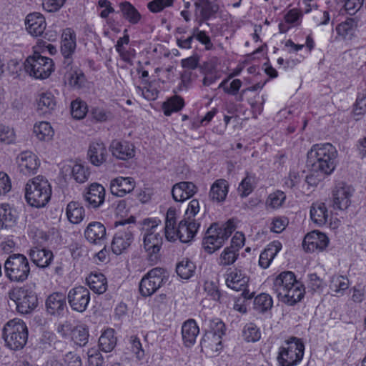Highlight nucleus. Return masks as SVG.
Returning a JSON list of instances; mask_svg holds the SVG:
<instances>
[{
	"mask_svg": "<svg viewBox=\"0 0 366 366\" xmlns=\"http://www.w3.org/2000/svg\"><path fill=\"white\" fill-rule=\"evenodd\" d=\"M272 290L278 299L289 305H293L304 297L303 285L296 280L292 272H281L273 282Z\"/></svg>",
	"mask_w": 366,
	"mask_h": 366,
	"instance_id": "nucleus-1",
	"label": "nucleus"
},
{
	"mask_svg": "<svg viewBox=\"0 0 366 366\" xmlns=\"http://www.w3.org/2000/svg\"><path fill=\"white\" fill-rule=\"evenodd\" d=\"M337 150L331 144H315L307 152V164L314 172L331 174L335 168Z\"/></svg>",
	"mask_w": 366,
	"mask_h": 366,
	"instance_id": "nucleus-2",
	"label": "nucleus"
},
{
	"mask_svg": "<svg viewBox=\"0 0 366 366\" xmlns=\"http://www.w3.org/2000/svg\"><path fill=\"white\" fill-rule=\"evenodd\" d=\"M236 226L232 219L224 224L213 223L207 229L202 241L204 250L212 254L222 247L224 242L235 230Z\"/></svg>",
	"mask_w": 366,
	"mask_h": 366,
	"instance_id": "nucleus-3",
	"label": "nucleus"
},
{
	"mask_svg": "<svg viewBox=\"0 0 366 366\" xmlns=\"http://www.w3.org/2000/svg\"><path fill=\"white\" fill-rule=\"evenodd\" d=\"M51 187L46 179L37 176L30 179L25 187V199L34 207H44L50 200Z\"/></svg>",
	"mask_w": 366,
	"mask_h": 366,
	"instance_id": "nucleus-4",
	"label": "nucleus"
},
{
	"mask_svg": "<svg viewBox=\"0 0 366 366\" xmlns=\"http://www.w3.org/2000/svg\"><path fill=\"white\" fill-rule=\"evenodd\" d=\"M132 222H134L133 217L125 220L114 222L116 232L112 242V250L117 255L125 252L134 240L135 227L130 224Z\"/></svg>",
	"mask_w": 366,
	"mask_h": 366,
	"instance_id": "nucleus-5",
	"label": "nucleus"
},
{
	"mask_svg": "<svg viewBox=\"0 0 366 366\" xmlns=\"http://www.w3.org/2000/svg\"><path fill=\"white\" fill-rule=\"evenodd\" d=\"M4 266L5 275L11 282H23L30 274L29 260L22 254H10Z\"/></svg>",
	"mask_w": 366,
	"mask_h": 366,
	"instance_id": "nucleus-6",
	"label": "nucleus"
},
{
	"mask_svg": "<svg viewBox=\"0 0 366 366\" xmlns=\"http://www.w3.org/2000/svg\"><path fill=\"white\" fill-rule=\"evenodd\" d=\"M9 297L15 302L16 311L23 315L31 313L38 305L36 292L26 286L11 289L9 292Z\"/></svg>",
	"mask_w": 366,
	"mask_h": 366,
	"instance_id": "nucleus-7",
	"label": "nucleus"
},
{
	"mask_svg": "<svg viewBox=\"0 0 366 366\" xmlns=\"http://www.w3.org/2000/svg\"><path fill=\"white\" fill-rule=\"evenodd\" d=\"M24 64L27 74L39 79L48 78L54 70L53 60L49 57L43 56L37 52L29 56Z\"/></svg>",
	"mask_w": 366,
	"mask_h": 366,
	"instance_id": "nucleus-8",
	"label": "nucleus"
},
{
	"mask_svg": "<svg viewBox=\"0 0 366 366\" xmlns=\"http://www.w3.org/2000/svg\"><path fill=\"white\" fill-rule=\"evenodd\" d=\"M144 224L149 227L144 236V248L149 259L156 261L162 245L163 238L160 232H157L158 223L156 220L145 219Z\"/></svg>",
	"mask_w": 366,
	"mask_h": 366,
	"instance_id": "nucleus-9",
	"label": "nucleus"
},
{
	"mask_svg": "<svg viewBox=\"0 0 366 366\" xmlns=\"http://www.w3.org/2000/svg\"><path fill=\"white\" fill-rule=\"evenodd\" d=\"M167 280L166 271L161 267H155L149 271L139 283V291L142 296L153 295Z\"/></svg>",
	"mask_w": 366,
	"mask_h": 366,
	"instance_id": "nucleus-10",
	"label": "nucleus"
},
{
	"mask_svg": "<svg viewBox=\"0 0 366 366\" xmlns=\"http://www.w3.org/2000/svg\"><path fill=\"white\" fill-rule=\"evenodd\" d=\"M3 337L6 343H26L28 330L24 322L6 323L3 330Z\"/></svg>",
	"mask_w": 366,
	"mask_h": 366,
	"instance_id": "nucleus-11",
	"label": "nucleus"
},
{
	"mask_svg": "<svg viewBox=\"0 0 366 366\" xmlns=\"http://www.w3.org/2000/svg\"><path fill=\"white\" fill-rule=\"evenodd\" d=\"M67 299L73 310L83 312L86 310L90 301V292L85 287H76L69 290Z\"/></svg>",
	"mask_w": 366,
	"mask_h": 366,
	"instance_id": "nucleus-12",
	"label": "nucleus"
},
{
	"mask_svg": "<svg viewBox=\"0 0 366 366\" xmlns=\"http://www.w3.org/2000/svg\"><path fill=\"white\" fill-rule=\"evenodd\" d=\"M305 345H289L281 347L277 357L280 366H294L299 362L303 357Z\"/></svg>",
	"mask_w": 366,
	"mask_h": 366,
	"instance_id": "nucleus-13",
	"label": "nucleus"
},
{
	"mask_svg": "<svg viewBox=\"0 0 366 366\" xmlns=\"http://www.w3.org/2000/svg\"><path fill=\"white\" fill-rule=\"evenodd\" d=\"M248 282L249 277L237 269L227 274L226 285L227 287L236 291H242V295L247 300L252 299L253 297V293H249L247 290Z\"/></svg>",
	"mask_w": 366,
	"mask_h": 366,
	"instance_id": "nucleus-14",
	"label": "nucleus"
},
{
	"mask_svg": "<svg viewBox=\"0 0 366 366\" xmlns=\"http://www.w3.org/2000/svg\"><path fill=\"white\" fill-rule=\"evenodd\" d=\"M353 189L344 182L338 183L332 190V207L335 209L344 210L350 204Z\"/></svg>",
	"mask_w": 366,
	"mask_h": 366,
	"instance_id": "nucleus-15",
	"label": "nucleus"
},
{
	"mask_svg": "<svg viewBox=\"0 0 366 366\" xmlns=\"http://www.w3.org/2000/svg\"><path fill=\"white\" fill-rule=\"evenodd\" d=\"M72 63L73 61L69 59L63 61L61 72L71 86L79 89L84 84L86 78L82 71L73 66Z\"/></svg>",
	"mask_w": 366,
	"mask_h": 366,
	"instance_id": "nucleus-16",
	"label": "nucleus"
},
{
	"mask_svg": "<svg viewBox=\"0 0 366 366\" xmlns=\"http://www.w3.org/2000/svg\"><path fill=\"white\" fill-rule=\"evenodd\" d=\"M329 243L328 237L319 231H312L305 237L302 247L307 252L322 251Z\"/></svg>",
	"mask_w": 366,
	"mask_h": 366,
	"instance_id": "nucleus-17",
	"label": "nucleus"
},
{
	"mask_svg": "<svg viewBox=\"0 0 366 366\" xmlns=\"http://www.w3.org/2000/svg\"><path fill=\"white\" fill-rule=\"evenodd\" d=\"M16 162L20 172L24 175L36 173L40 165L38 157L30 151L21 152L16 158Z\"/></svg>",
	"mask_w": 366,
	"mask_h": 366,
	"instance_id": "nucleus-18",
	"label": "nucleus"
},
{
	"mask_svg": "<svg viewBox=\"0 0 366 366\" xmlns=\"http://www.w3.org/2000/svg\"><path fill=\"white\" fill-rule=\"evenodd\" d=\"M199 227V223L188 216L187 218H184L179 222L177 229V235L182 242H189L194 238Z\"/></svg>",
	"mask_w": 366,
	"mask_h": 366,
	"instance_id": "nucleus-19",
	"label": "nucleus"
},
{
	"mask_svg": "<svg viewBox=\"0 0 366 366\" xmlns=\"http://www.w3.org/2000/svg\"><path fill=\"white\" fill-rule=\"evenodd\" d=\"M113 157L121 160H128L135 156V147L127 141L113 140L109 146Z\"/></svg>",
	"mask_w": 366,
	"mask_h": 366,
	"instance_id": "nucleus-20",
	"label": "nucleus"
},
{
	"mask_svg": "<svg viewBox=\"0 0 366 366\" xmlns=\"http://www.w3.org/2000/svg\"><path fill=\"white\" fill-rule=\"evenodd\" d=\"M84 200L92 208L99 207L104 202L105 189L98 183L89 185L84 194Z\"/></svg>",
	"mask_w": 366,
	"mask_h": 366,
	"instance_id": "nucleus-21",
	"label": "nucleus"
},
{
	"mask_svg": "<svg viewBox=\"0 0 366 366\" xmlns=\"http://www.w3.org/2000/svg\"><path fill=\"white\" fill-rule=\"evenodd\" d=\"M136 182L132 177H118L111 180L110 190L112 194L124 197L134 190Z\"/></svg>",
	"mask_w": 366,
	"mask_h": 366,
	"instance_id": "nucleus-22",
	"label": "nucleus"
},
{
	"mask_svg": "<svg viewBox=\"0 0 366 366\" xmlns=\"http://www.w3.org/2000/svg\"><path fill=\"white\" fill-rule=\"evenodd\" d=\"M76 46V34L71 28H66L63 31L61 41V52L64 56V60L68 59L72 60V55L74 53Z\"/></svg>",
	"mask_w": 366,
	"mask_h": 366,
	"instance_id": "nucleus-23",
	"label": "nucleus"
},
{
	"mask_svg": "<svg viewBox=\"0 0 366 366\" xmlns=\"http://www.w3.org/2000/svg\"><path fill=\"white\" fill-rule=\"evenodd\" d=\"M31 262L38 267H48L53 260L54 255L51 250L40 247H33L28 251Z\"/></svg>",
	"mask_w": 366,
	"mask_h": 366,
	"instance_id": "nucleus-24",
	"label": "nucleus"
},
{
	"mask_svg": "<svg viewBox=\"0 0 366 366\" xmlns=\"http://www.w3.org/2000/svg\"><path fill=\"white\" fill-rule=\"evenodd\" d=\"M26 28L28 32L34 36H40L46 29L45 18L40 13H32L26 18Z\"/></svg>",
	"mask_w": 366,
	"mask_h": 366,
	"instance_id": "nucleus-25",
	"label": "nucleus"
},
{
	"mask_svg": "<svg viewBox=\"0 0 366 366\" xmlns=\"http://www.w3.org/2000/svg\"><path fill=\"white\" fill-rule=\"evenodd\" d=\"M197 191V188L192 182H181L172 187V194L174 201L184 202L192 197Z\"/></svg>",
	"mask_w": 366,
	"mask_h": 366,
	"instance_id": "nucleus-26",
	"label": "nucleus"
},
{
	"mask_svg": "<svg viewBox=\"0 0 366 366\" xmlns=\"http://www.w3.org/2000/svg\"><path fill=\"white\" fill-rule=\"evenodd\" d=\"M47 312L51 315H60L66 307V296L61 292L51 294L46 300Z\"/></svg>",
	"mask_w": 366,
	"mask_h": 366,
	"instance_id": "nucleus-27",
	"label": "nucleus"
},
{
	"mask_svg": "<svg viewBox=\"0 0 366 366\" xmlns=\"http://www.w3.org/2000/svg\"><path fill=\"white\" fill-rule=\"evenodd\" d=\"M88 156L90 162L95 166H100L107 160V150L102 142H92L89 145Z\"/></svg>",
	"mask_w": 366,
	"mask_h": 366,
	"instance_id": "nucleus-28",
	"label": "nucleus"
},
{
	"mask_svg": "<svg viewBox=\"0 0 366 366\" xmlns=\"http://www.w3.org/2000/svg\"><path fill=\"white\" fill-rule=\"evenodd\" d=\"M86 239L91 243L97 244L106 237V228L101 222H92L84 231Z\"/></svg>",
	"mask_w": 366,
	"mask_h": 366,
	"instance_id": "nucleus-29",
	"label": "nucleus"
},
{
	"mask_svg": "<svg viewBox=\"0 0 366 366\" xmlns=\"http://www.w3.org/2000/svg\"><path fill=\"white\" fill-rule=\"evenodd\" d=\"M224 334L225 325L224 322L219 319L212 320L210 321L209 330L206 332L203 340L222 343V337Z\"/></svg>",
	"mask_w": 366,
	"mask_h": 366,
	"instance_id": "nucleus-30",
	"label": "nucleus"
},
{
	"mask_svg": "<svg viewBox=\"0 0 366 366\" xmlns=\"http://www.w3.org/2000/svg\"><path fill=\"white\" fill-rule=\"evenodd\" d=\"M312 221L319 226L327 223L329 217L327 208L324 202H314L310 207Z\"/></svg>",
	"mask_w": 366,
	"mask_h": 366,
	"instance_id": "nucleus-31",
	"label": "nucleus"
},
{
	"mask_svg": "<svg viewBox=\"0 0 366 366\" xmlns=\"http://www.w3.org/2000/svg\"><path fill=\"white\" fill-rule=\"evenodd\" d=\"M197 9L200 10L201 20H209L219 11V5L212 0H198L194 3Z\"/></svg>",
	"mask_w": 366,
	"mask_h": 366,
	"instance_id": "nucleus-32",
	"label": "nucleus"
},
{
	"mask_svg": "<svg viewBox=\"0 0 366 366\" xmlns=\"http://www.w3.org/2000/svg\"><path fill=\"white\" fill-rule=\"evenodd\" d=\"M282 244L280 242H273L260 254L259 264L262 268H267L272 259L281 249Z\"/></svg>",
	"mask_w": 366,
	"mask_h": 366,
	"instance_id": "nucleus-33",
	"label": "nucleus"
},
{
	"mask_svg": "<svg viewBox=\"0 0 366 366\" xmlns=\"http://www.w3.org/2000/svg\"><path fill=\"white\" fill-rule=\"evenodd\" d=\"M228 192V184L225 179H219L212 185L209 192L210 199L217 202H223Z\"/></svg>",
	"mask_w": 366,
	"mask_h": 366,
	"instance_id": "nucleus-34",
	"label": "nucleus"
},
{
	"mask_svg": "<svg viewBox=\"0 0 366 366\" xmlns=\"http://www.w3.org/2000/svg\"><path fill=\"white\" fill-rule=\"evenodd\" d=\"M86 282L89 288L94 292L103 294L107 288V281L102 273H91L86 278Z\"/></svg>",
	"mask_w": 366,
	"mask_h": 366,
	"instance_id": "nucleus-35",
	"label": "nucleus"
},
{
	"mask_svg": "<svg viewBox=\"0 0 366 366\" xmlns=\"http://www.w3.org/2000/svg\"><path fill=\"white\" fill-rule=\"evenodd\" d=\"M199 329L193 319L185 321L182 327V339L184 342L194 343Z\"/></svg>",
	"mask_w": 366,
	"mask_h": 366,
	"instance_id": "nucleus-36",
	"label": "nucleus"
},
{
	"mask_svg": "<svg viewBox=\"0 0 366 366\" xmlns=\"http://www.w3.org/2000/svg\"><path fill=\"white\" fill-rule=\"evenodd\" d=\"M122 16L132 24H137L141 19V14L138 10L129 1L119 4Z\"/></svg>",
	"mask_w": 366,
	"mask_h": 366,
	"instance_id": "nucleus-37",
	"label": "nucleus"
},
{
	"mask_svg": "<svg viewBox=\"0 0 366 366\" xmlns=\"http://www.w3.org/2000/svg\"><path fill=\"white\" fill-rule=\"evenodd\" d=\"M66 215L70 222L78 224L84 217V208L77 202H71L66 207Z\"/></svg>",
	"mask_w": 366,
	"mask_h": 366,
	"instance_id": "nucleus-38",
	"label": "nucleus"
},
{
	"mask_svg": "<svg viewBox=\"0 0 366 366\" xmlns=\"http://www.w3.org/2000/svg\"><path fill=\"white\" fill-rule=\"evenodd\" d=\"M36 101L37 109L42 113H46L53 110L56 107V99L54 96L49 92L40 94Z\"/></svg>",
	"mask_w": 366,
	"mask_h": 366,
	"instance_id": "nucleus-39",
	"label": "nucleus"
},
{
	"mask_svg": "<svg viewBox=\"0 0 366 366\" xmlns=\"http://www.w3.org/2000/svg\"><path fill=\"white\" fill-rule=\"evenodd\" d=\"M357 21L353 19H347L336 27L337 33L345 39H351L357 29Z\"/></svg>",
	"mask_w": 366,
	"mask_h": 366,
	"instance_id": "nucleus-40",
	"label": "nucleus"
},
{
	"mask_svg": "<svg viewBox=\"0 0 366 366\" xmlns=\"http://www.w3.org/2000/svg\"><path fill=\"white\" fill-rule=\"evenodd\" d=\"M195 264L188 258H184L176 267L177 274L184 280L189 279L195 272Z\"/></svg>",
	"mask_w": 366,
	"mask_h": 366,
	"instance_id": "nucleus-41",
	"label": "nucleus"
},
{
	"mask_svg": "<svg viewBox=\"0 0 366 366\" xmlns=\"http://www.w3.org/2000/svg\"><path fill=\"white\" fill-rule=\"evenodd\" d=\"M34 133L41 141H49L54 135V130L49 122H41L34 127Z\"/></svg>",
	"mask_w": 366,
	"mask_h": 366,
	"instance_id": "nucleus-42",
	"label": "nucleus"
},
{
	"mask_svg": "<svg viewBox=\"0 0 366 366\" xmlns=\"http://www.w3.org/2000/svg\"><path fill=\"white\" fill-rule=\"evenodd\" d=\"M184 105V99L181 97L175 95L163 103L162 109L166 116H169L173 112L180 111Z\"/></svg>",
	"mask_w": 366,
	"mask_h": 366,
	"instance_id": "nucleus-43",
	"label": "nucleus"
},
{
	"mask_svg": "<svg viewBox=\"0 0 366 366\" xmlns=\"http://www.w3.org/2000/svg\"><path fill=\"white\" fill-rule=\"evenodd\" d=\"M89 366H102L104 357L101 353V345H96L87 351Z\"/></svg>",
	"mask_w": 366,
	"mask_h": 366,
	"instance_id": "nucleus-44",
	"label": "nucleus"
},
{
	"mask_svg": "<svg viewBox=\"0 0 366 366\" xmlns=\"http://www.w3.org/2000/svg\"><path fill=\"white\" fill-rule=\"evenodd\" d=\"M239 256V253L232 247H226L220 254L219 264L221 266H228L232 264Z\"/></svg>",
	"mask_w": 366,
	"mask_h": 366,
	"instance_id": "nucleus-45",
	"label": "nucleus"
},
{
	"mask_svg": "<svg viewBox=\"0 0 366 366\" xmlns=\"http://www.w3.org/2000/svg\"><path fill=\"white\" fill-rule=\"evenodd\" d=\"M254 305L257 310L264 312L272 308V299L269 295L262 293L255 297Z\"/></svg>",
	"mask_w": 366,
	"mask_h": 366,
	"instance_id": "nucleus-46",
	"label": "nucleus"
},
{
	"mask_svg": "<svg viewBox=\"0 0 366 366\" xmlns=\"http://www.w3.org/2000/svg\"><path fill=\"white\" fill-rule=\"evenodd\" d=\"M243 337L244 340L248 342H255L259 340L261 333L255 325L249 323L244 328Z\"/></svg>",
	"mask_w": 366,
	"mask_h": 366,
	"instance_id": "nucleus-47",
	"label": "nucleus"
},
{
	"mask_svg": "<svg viewBox=\"0 0 366 366\" xmlns=\"http://www.w3.org/2000/svg\"><path fill=\"white\" fill-rule=\"evenodd\" d=\"M71 174L77 182L84 183L89 179L90 172L83 165L76 164L71 168Z\"/></svg>",
	"mask_w": 366,
	"mask_h": 366,
	"instance_id": "nucleus-48",
	"label": "nucleus"
},
{
	"mask_svg": "<svg viewBox=\"0 0 366 366\" xmlns=\"http://www.w3.org/2000/svg\"><path fill=\"white\" fill-rule=\"evenodd\" d=\"M285 199V193L278 190L268 196L266 204L272 209H277L282 205Z\"/></svg>",
	"mask_w": 366,
	"mask_h": 366,
	"instance_id": "nucleus-49",
	"label": "nucleus"
},
{
	"mask_svg": "<svg viewBox=\"0 0 366 366\" xmlns=\"http://www.w3.org/2000/svg\"><path fill=\"white\" fill-rule=\"evenodd\" d=\"M330 288L336 293L344 291L348 288V280L343 276H334L331 279Z\"/></svg>",
	"mask_w": 366,
	"mask_h": 366,
	"instance_id": "nucleus-50",
	"label": "nucleus"
},
{
	"mask_svg": "<svg viewBox=\"0 0 366 366\" xmlns=\"http://www.w3.org/2000/svg\"><path fill=\"white\" fill-rule=\"evenodd\" d=\"M71 114L76 119L84 118L86 114V104L81 101H73L71 104Z\"/></svg>",
	"mask_w": 366,
	"mask_h": 366,
	"instance_id": "nucleus-51",
	"label": "nucleus"
},
{
	"mask_svg": "<svg viewBox=\"0 0 366 366\" xmlns=\"http://www.w3.org/2000/svg\"><path fill=\"white\" fill-rule=\"evenodd\" d=\"M228 82V79H224L219 85L218 88H222L224 92L230 95H236L242 86V81L239 79H234L229 84V86H227L226 84Z\"/></svg>",
	"mask_w": 366,
	"mask_h": 366,
	"instance_id": "nucleus-52",
	"label": "nucleus"
},
{
	"mask_svg": "<svg viewBox=\"0 0 366 366\" xmlns=\"http://www.w3.org/2000/svg\"><path fill=\"white\" fill-rule=\"evenodd\" d=\"M254 177L247 174L241 182L238 187V192L242 197L248 196L254 189L252 182Z\"/></svg>",
	"mask_w": 366,
	"mask_h": 366,
	"instance_id": "nucleus-53",
	"label": "nucleus"
},
{
	"mask_svg": "<svg viewBox=\"0 0 366 366\" xmlns=\"http://www.w3.org/2000/svg\"><path fill=\"white\" fill-rule=\"evenodd\" d=\"M174 0H153L148 3V9L153 13L162 11L164 8L173 4Z\"/></svg>",
	"mask_w": 366,
	"mask_h": 366,
	"instance_id": "nucleus-54",
	"label": "nucleus"
},
{
	"mask_svg": "<svg viewBox=\"0 0 366 366\" xmlns=\"http://www.w3.org/2000/svg\"><path fill=\"white\" fill-rule=\"evenodd\" d=\"M15 134L13 129L0 124V142L10 144L14 140Z\"/></svg>",
	"mask_w": 366,
	"mask_h": 366,
	"instance_id": "nucleus-55",
	"label": "nucleus"
},
{
	"mask_svg": "<svg viewBox=\"0 0 366 366\" xmlns=\"http://www.w3.org/2000/svg\"><path fill=\"white\" fill-rule=\"evenodd\" d=\"M194 38L200 43L204 44L207 49H210L213 44L211 42L210 37L204 31H199L198 28H194L192 31Z\"/></svg>",
	"mask_w": 366,
	"mask_h": 366,
	"instance_id": "nucleus-56",
	"label": "nucleus"
},
{
	"mask_svg": "<svg viewBox=\"0 0 366 366\" xmlns=\"http://www.w3.org/2000/svg\"><path fill=\"white\" fill-rule=\"evenodd\" d=\"M0 222L2 223V225L6 224V226H7L8 223L14 222V216L8 204H1L0 206Z\"/></svg>",
	"mask_w": 366,
	"mask_h": 366,
	"instance_id": "nucleus-57",
	"label": "nucleus"
},
{
	"mask_svg": "<svg viewBox=\"0 0 366 366\" xmlns=\"http://www.w3.org/2000/svg\"><path fill=\"white\" fill-rule=\"evenodd\" d=\"M66 0H42V6L48 12H55L60 9Z\"/></svg>",
	"mask_w": 366,
	"mask_h": 366,
	"instance_id": "nucleus-58",
	"label": "nucleus"
},
{
	"mask_svg": "<svg viewBox=\"0 0 366 366\" xmlns=\"http://www.w3.org/2000/svg\"><path fill=\"white\" fill-rule=\"evenodd\" d=\"M302 14L297 9H290L285 15V20L287 24L299 25Z\"/></svg>",
	"mask_w": 366,
	"mask_h": 366,
	"instance_id": "nucleus-59",
	"label": "nucleus"
},
{
	"mask_svg": "<svg viewBox=\"0 0 366 366\" xmlns=\"http://www.w3.org/2000/svg\"><path fill=\"white\" fill-rule=\"evenodd\" d=\"M204 291L210 296L214 300H219L220 292L217 286L213 282L207 281L204 285Z\"/></svg>",
	"mask_w": 366,
	"mask_h": 366,
	"instance_id": "nucleus-60",
	"label": "nucleus"
},
{
	"mask_svg": "<svg viewBox=\"0 0 366 366\" xmlns=\"http://www.w3.org/2000/svg\"><path fill=\"white\" fill-rule=\"evenodd\" d=\"M288 224V220L285 217H276L274 218L272 222L270 229L275 233L282 232Z\"/></svg>",
	"mask_w": 366,
	"mask_h": 366,
	"instance_id": "nucleus-61",
	"label": "nucleus"
},
{
	"mask_svg": "<svg viewBox=\"0 0 366 366\" xmlns=\"http://www.w3.org/2000/svg\"><path fill=\"white\" fill-rule=\"evenodd\" d=\"M114 334V329L108 328L105 330L100 336L98 343H117V338Z\"/></svg>",
	"mask_w": 366,
	"mask_h": 366,
	"instance_id": "nucleus-62",
	"label": "nucleus"
},
{
	"mask_svg": "<svg viewBox=\"0 0 366 366\" xmlns=\"http://www.w3.org/2000/svg\"><path fill=\"white\" fill-rule=\"evenodd\" d=\"M92 115L98 122H105L110 117L111 113L102 108L95 107L92 110Z\"/></svg>",
	"mask_w": 366,
	"mask_h": 366,
	"instance_id": "nucleus-63",
	"label": "nucleus"
},
{
	"mask_svg": "<svg viewBox=\"0 0 366 366\" xmlns=\"http://www.w3.org/2000/svg\"><path fill=\"white\" fill-rule=\"evenodd\" d=\"M363 2L364 0H346L345 3V10L350 14H353L362 7Z\"/></svg>",
	"mask_w": 366,
	"mask_h": 366,
	"instance_id": "nucleus-64",
	"label": "nucleus"
}]
</instances>
